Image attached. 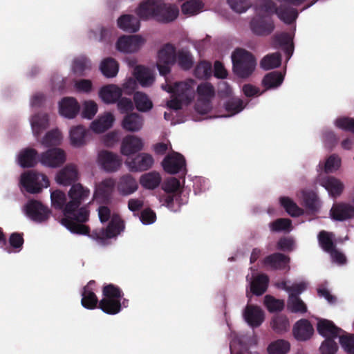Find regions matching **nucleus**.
Instances as JSON below:
<instances>
[{
    "label": "nucleus",
    "instance_id": "nucleus-34",
    "mask_svg": "<svg viewBox=\"0 0 354 354\" xmlns=\"http://www.w3.org/2000/svg\"><path fill=\"white\" fill-rule=\"evenodd\" d=\"M114 117L111 113H106L92 122L91 129L95 133H103L112 127Z\"/></svg>",
    "mask_w": 354,
    "mask_h": 354
},
{
    "label": "nucleus",
    "instance_id": "nucleus-48",
    "mask_svg": "<svg viewBox=\"0 0 354 354\" xmlns=\"http://www.w3.org/2000/svg\"><path fill=\"white\" fill-rule=\"evenodd\" d=\"M287 306L292 313L304 314L307 312V306L305 303L299 297L294 295H289Z\"/></svg>",
    "mask_w": 354,
    "mask_h": 354
},
{
    "label": "nucleus",
    "instance_id": "nucleus-24",
    "mask_svg": "<svg viewBox=\"0 0 354 354\" xmlns=\"http://www.w3.org/2000/svg\"><path fill=\"white\" fill-rule=\"evenodd\" d=\"M80 105L77 101L73 97H64L59 103L60 115L68 118H73L80 111Z\"/></svg>",
    "mask_w": 354,
    "mask_h": 354
},
{
    "label": "nucleus",
    "instance_id": "nucleus-55",
    "mask_svg": "<svg viewBox=\"0 0 354 354\" xmlns=\"http://www.w3.org/2000/svg\"><path fill=\"white\" fill-rule=\"evenodd\" d=\"M212 71L211 63L202 61L196 65L194 69V75L199 79H208L212 75Z\"/></svg>",
    "mask_w": 354,
    "mask_h": 354
},
{
    "label": "nucleus",
    "instance_id": "nucleus-58",
    "mask_svg": "<svg viewBox=\"0 0 354 354\" xmlns=\"http://www.w3.org/2000/svg\"><path fill=\"white\" fill-rule=\"evenodd\" d=\"M277 6V4L272 0H257L255 4V10L257 12L275 14Z\"/></svg>",
    "mask_w": 354,
    "mask_h": 354
},
{
    "label": "nucleus",
    "instance_id": "nucleus-59",
    "mask_svg": "<svg viewBox=\"0 0 354 354\" xmlns=\"http://www.w3.org/2000/svg\"><path fill=\"white\" fill-rule=\"evenodd\" d=\"M60 142V133L57 130H51L47 132L41 140L45 147L56 146Z\"/></svg>",
    "mask_w": 354,
    "mask_h": 354
},
{
    "label": "nucleus",
    "instance_id": "nucleus-17",
    "mask_svg": "<svg viewBox=\"0 0 354 354\" xmlns=\"http://www.w3.org/2000/svg\"><path fill=\"white\" fill-rule=\"evenodd\" d=\"M292 333L298 341H307L314 334V328L309 320L301 319L293 326Z\"/></svg>",
    "mask_w": 354,
    "mask_h": 354
},
{
    "label": "nucleus",
    "instance_id": "nucleus-26",
    "mask_svg": "<svg viewBox=\"0 0 354 354\" xmlns=\"http://www.w3.org/2000/svg\"><path fill=\"white\" fill-rule=\"evenodd\" d=\"M320 184L333 198L339 196L344 188V185L342 182L333 176H328L326 178H322L321 180Z\"/></svg>",
    "mask_w": 354,
    "mask_h": 354
},
{
    "label": "nucleus",
    "instance_id": "nucleus-32",
    "mask_svg": "<svg viewBox=\"0 0 354 354\" xmlns=\"http://www.w3.org/2000/svg\"><path fill=\"white\" fill-rule=\"evenodd\" d=\"M161 180L160 174L153 171L142 174L140 178V184L147 189H154L160 185Z\"/></svg>",
    "mask_w": 354,
    "mask_h": 354
},
{
    "label": "nucleus",
    "instance_id": "nucleus-15",
    "mask_svg": "<svg viewBox=\"0 0 354 354\" xmlns=\"http://www.w3.org/2000/svg\"><path fill=\"white\" fill-rule=\"evenodd\" d=\"M144 40L138 35H123L117 41L116 48L125 53L138 51L143 44Z\"/></svg>",
    "mask_w": 354,
    "mask_h": 354
},
{
    "label": "nucleus",
    "instance_id": "nucleus-21",
    "mask_svg": "<svg viewBox=\"0 0 354 354\" xmlns=\"http://www.w3.org/2000/svg\"><path fill=\"white\" fill-rule=\"evenodd\" d=\"M290 261V259L288 256L280 252H275L266 257L263 263L272 270H284L288 267Z\"/></svg>",
    "mask_w": 354,
    "mask_h": 354
},
{
    "label": "nucleus",
    "instance_id": "nucleus-43",
    "mask_svg": "<svg viewBox=\"0 0 354 354\" xmlns=\"http://www.w3.org/2000/svg\"><path fill=\"white\" fill-rule=\"evenodd\" d=\"M133 101L136 109L141 112L149 111L153 107L151 100L142 92H136L133 95Z\"/></svg>",
    "mask_w": 354,
    "mask_h": 354
},
{
    "label": "nucleus",
    "instance_id": "nucleus-41",
    "mask_svg": "<svg viewBox=\"0 0 354 354\" xmlns=\"http://www.w3.org/2000/svg\"><path fill=\"white\" fill-rule=\"evenodd\" d=\"M99 308L109 315H116L122 309L121 301L103 298L99 301Z\"/></svg>",
    "mask_w": 354,
    "mask_h": 354
},
{
    "label": "nucleus",
    "instance_id": "nucleus-27",
    "mask_svg": "<svg viewBox=\"0 0 354 354\" xmlns=\"http://www.w3.org/2000/svg\"><path fill=\"white\" fill-rule=\"evenodd\" d=\"M118 26L125 32L134 33L139 30L140 23L133 15H123L118 19Z\"/></svg>",
    "mask_w": 354,
    "mask_h": 354
},
{
    "label": "nucleus",
    "instance_id": "nucleus-11",
    "mask_svg": "<svg viewBox=\"0 0 354 354\" xmlns=\"http://www.w3.org/2000/svg\"><path fill=\"white\" fill-rule=\"evenodd\" d=\"M26 215L32 221L41 223L47 221L50 216V209L41 202L31 200L25 207Z\"/></svg>",
    "mask_w": 354,
    "mask_h": 354
},
{
    "label": "nucleus",
    "instance_id": "nucleus-42",
    "mask_svg": "<svg viewBox=\"0 0 354 354\" xmlns=\"http://www.w3.org/2000/svg\"><path fill=\"white\" fill-rule=\"evenodd\" d=\"M176 61L185 71L190 69L194 65V57L187 48H181L176 52Z\"/></svg>",
    "mask_w": 354,
    "mask_h": 354
},
{
    "label": "nucleus",
    "instance_id": "nucleus-20",
    "mask_svg": "<svg viewBox=\"0 0 354 354\" xmlns=\"http://www.w3.org/2000/svg\"><path fill=\"white\" fill-rule=\"evenodd\" d=\"M331 218L335 221H345L354 217V207L350 204H334L330 211Z\"/></svg>",
    "mask_w": 354,
    "mask_h": 354
},
{
    "label": "nucleus",
    "instance_id": "nucleus-38",
    "mask_svg": "<svg viewBox=\"0 0 354 354\" xmlns=\"http://www.w3.org/2000/svg\"><path fill=\"white\" fill-rule=\"evenodd\" d=\"M95 283V281H90L88 286L84 287L82 294V298L81 304L85 308L94 309L99 305V301L96 295L91 290H88V286Z\"/></svg>",
    "mask_w": 354,
    "mask_h": 354
},
{
    "label": "nucleus",
    "instance_id": "nucleus-29",
    "mask_svg": "<svg viewBox=\"0 0 354 354\" xmlns=\"http://www.w3.org/2000/svg\"><path fill=\"white\" fill-rule=\"evenodd\" d=\"M39 162V155L36 149L27 148L23 150L19 156V162L23 168L35 167Z\"/></svg>",
    "mask_w": 354,
    "mask_h": 354
},
{
    "label": "nucleus",
    "instance_id": "nucleus-22",
    "mask_svg": "<svg viewBox=\"0 0 354 354\" xmlns=\"http://www.w3.org/2000/svg\"><path fill=\"white\" fill-rule=\"evenodd\" d=\"M143 148L142 140L133 135L127 136L123 138L121 145V153L125 156L136 153Z\"/></svg>",
    "mask_w": 354,
    "mask_h": 354
},
{
    "label": "nucleus",
    "instance_id": "nucleus-45",
    "mask_svg": "<svg viewBox=\"0 0 354 354\" xmlns=\"http://www.w3.org/2000/svg\"><path fill=\"white\" fill-rule=\"evenodd\" d=\"M168 86L167 92L172 93L179 97L188 100V93H189L190 85L188 83L180 82H176L174 85H167Z\"/></svg>",
    "mask_w": 354,
    "mask_h": 354
},
{
    "label": "nucleus",
    "instance_id": "nucleus-53",
    "mask_svg": "<svg viewBox=\"0 0 354 354\" xmlns=\"http://www.w3.org/2000/svg\"><path fill=\"white\" fill-rule=\"evenodd\" d=\"M290 347L288 342L278 339L268 346V352L269 354H286L289 351Z\"/></svg>",
    "mask_w": 354,
    "mask_h": 354
},
{
    "label": "nucleus",
    "instance_id": "nucleus-56",
    "mask_svg": "<svg viewBox=\"0 0 354 354\" xmlns=\"http://www.w3.org/2000/svg\"><path fill=\"white\" fill-rule=\"evenodd\" d=\"M50 198L52 205L57 209L62 210L67 204L66 196L65 193L60 190H55L51 192Z\"/></svg>",
    "mask_w": 354,
    "mask_h": 354
},
{
    "label": "nucleus",
    "instance_id": "nucleus-12",
    "mask_svg": "<svg viewBox=\"0 0 354 354\" xmlns=\"http://www.w3.org/2000/svg\"><path fill=\"white\" fill-rule=\"evenodd\" d=\"M97 161L101 167L107 172H115L122 165L120 157L107 150L100 151L98 153Z\"/></svg>",
    "mask_w": 354,
    "mask_h": 354
},
{
    "label": "nucleus",
    "instance_id": "nucleus-10",
    "mask_svg": "<svg viewBox=\"0 0 354 354\" xmlns=\"http://www.w3.org/2000/svg\"><path fill=\"white\" fill-rule=\"evenodd\" d=\"M161 165L165 172L176 174L185 169L186 162L182 154L173 151L164 158Z\"/></svg>",
    "mask_w": 354,
    "mask_h": 354
},
{
    "label": "nucleus",
    "instance_id": "nucleus-40",
    "mask_svg": "<svg viewBox=\"0 0 354 354\" xmlns=\"http://www.w3.org/2000/svg\"><path fill=\"white\" fill-rule=\"evenodd\" d=\"M176 50L174 45L165 44L159 50L158 60L163 64H174L176 62Z\"/></svg>",
    "mask_w": 354,
    "mask_h": 354
},
{
    "label": "nucleus",
    "instance_id": "nucleus-6",
    "mask_svg": "<svg viewBox=\"0 0 354 354\" xmlns=\"http://www.w3.org/2000/svg\"><path fill=\"white\" fill-rule=\"evenodd\" d=\"M180 186V181L176 178L168 179L162 185L164 194L160 196L159 201L163 205L173 212H176L180 207L179 205L178 207L175 206V201H177L179 197L176 192L179 190Z\"/></svg>",
    "mask_w": 354,
    "mask_h": 354
},
{
    "label": "nucleus",
    "instance_id": "nucleus-51",
    "mask_svg": "<svg viewBox=\"0 0 354 354\" xmlns=\"http://www.w3.org/2000/svg\"><path fill=\"white\" fill-rule=\"evenodd\" d=\"M272 327L277 333H283L288 330L290 326L289 320L286 315H277L272 318Z\"/></svg>",
    "mask_w": 354,
    "mask_h": 354
},
{
    "label": "nucleus",
    "instance_id": "nucleus-18",
    "mask_svg": "<svg viewBox=\"0 0 354 354\" xmlns=\"http://www.w3.org/2000/svg\"><path fill=\"white\" fill-rule=\"evenodd\" d=\"M243 317L247 323L252 328L261 325L264 321L265 315L263 310L253 305H248L244 310Z\"/></svg>",
    "mask_w": 354,
    "mask_h": 354
},
{
    "label": "nucleus",
    "instance_id": "nucleus-46",
    "mask_svg": "<svg viewBox=\"0 0 354 354\" xmlns=\"http://www.w3.org/2000/svg\"><path fill=\"white\" fill-rule=\"evenodd\" d=\"M333 234L332 233L322 230L319 233L317 236L320 247L328 253L336 247L333 241Z\"/></svg>",
    "mask_w": 354,
    "mask_h": 354
},
{
    "label": "nucleus",
    "instance_id": "nucleus-28",
    "mask_svg": "<svg viewBox=\"0 0 354 354\" xmlns=\"http://www.w3.org/2000/svg\"><path fill=\"white\" fill-rule=\"evenodd\" d=\"M118 190L122 196H127L134 193L138 188L136 179L130 174L120 177L118 183Z\"/></svg>",
    "mask_w": 354,
    "mask_h": 354
},
{
    "label": "nucleus",
    "instance_id": "nucleus-52",
    "mask_svg": "<svg viewBox=\"0 0 354 354\" xmlns=\"http://www.w3.org/2000/svg\"><path fill=\"white\" fill-rule=\"evenodd\" d=\"M269 227L272 232H289L292 229V221L289 218H277L269 223Z\"/></svg>",
    "mask_w": 354,
    "mask_h": 354
},
{
    "label": "nucleus",
    "instance_id": "nucleus-14",
    "mask_svg": "<svg viewBox=\"0 0 354 354\" xmlns=\"http://www.w3.org/2000/svg\"><path fill=\"white\" fill-rule=\"evenodd\" d=\"M66 160V155L63 150L53 148L39 155V162L49 167H57Z\"/></svg>",
    "mask_w": 354,
    "mask_h": 354
},
{
    "label": "nucleus",
    "instance_id": "nucleus-49",
    "mask_svg": "<svg viewBox=\"0 0 354 354\" xmlns=\"http://www.w3.org/2000/svg\"><path fill=\"white\" fill-rule=\"evenodd\" d=\"M91 68V61L86 57L75 58L73 64V72L80 76L85 75V71Z\"/></svg>",
    "mask_w": 354,
    "mask_h": 354
},
{
    "label": "nucleus",
    "instance_id": "nucleus-44",
    "mask_svg": "<svg viewBox=\"0 0 354 354\" xmlns=\"http://www.w3.org/2000/svg\"><path fill=\"white\" fill-rule=\"evenodd\" d=\"M281 63V56L278 52L266 55L261 61L260 66L264 70L279 67Z\"/></svg>",
    "mask_w": 354,
    "mask_h": 354
},
{
    "label": "nucleus",
    "instance_id": "nucleus-57",
    "mask_svg": "<svg viewBox=\"0 0 354 354\" xmlns=\"http://www.w3.org/2000/svg\"><path fill=\"white\" fill-rule=\"evenodd\" d=\"M225 109L230 115H234L241 112L243 109V100L239 98L228 100L224 104Z\"/></svg>",
    "mask_w": 354,
    "mask_h": 354
},
{
    "label": "nucleus",
    "instance_id": "nucleus-9",
    "mask_svg": "<svg viewBox=\"0 0 354 354\" xmlns=\"http://www.w3.org/2000/svg\"><path fill=\"white\" fill-rule=\"evenodd\" d=\"M115 185V181L113 178H106L96 187L94 192V198L101 205H109L112 200V194Z\"/></svg>",
    "mask_w": 354,
    "mask_h": 354
},
{
    "label": "nucleus",
    "instance_id": "nucleus-39",
    "mask_svg": "<svg viewBox=\"0 0 354 354\" xmlns=\"http://www.w3.org/2000/svg\"><path fill=\"white\" fill-rule=\"evenodd\" d=\"M100 68L106 77H113L118 73L119 64L115 59L107 57L102 61Z\"/></svg>",
    "mask_w": 354,
    "mask_h": 354
},
{
    "label": "nucleus",
    "instance_id": "nucleus-3",
    "mask_svg": "<svg viewBox=\"0 0 354 354\" xmlns=\"http://www.w3.org/2000/svg\"><path fill=\"white\" fill-rule=\"evenodd\" d=\"M232 60L234 74L241 78L250 76L257 64L254 56L243 48H237L233 52Z\"/></svg>",
    "mask_w": 354,
    "mask_h": 354
},
{
    "label": "nucleus",
    "instance_id": "nucleus-13",
    "mask_svg": "<svg viewBox=\"0 0 354 354\" xmlns=\"http://www.w3.org/2000/svg\"><path fill=\"white\" fill-rule=\"evenodd\" d=\"M125 163L131 171H143L152 167L154 159L149 153H140L134 158H129Z\"/></svg>",
    "mask_w": 354,
    "mask_h": 354
},
{
    "label": "nucleus",
    "instance_id": "nucleus-30",
    "mask_svg": "<svg viewBox=\"0 0 354 354\" xmlns=\"http://www.w3.org/2000/svg\"><path fill=\"white\" fill-rule=\"evenodd\" d=\"M133 75L142 86H150L154 82L155 77L153 72L148 68L139 65L136 66Z\"/></svg>",
    "mask_w": 354,
    "mask_h": 354
},
{
    "label": "nucleus",
    "instance_id": "nucleus-60",
    "mask_svg": "<svg viewBox=\"0 0 354 354\" xmlns=\"http://www.w3.org/2000/svg\"><path fill=\"white\" fill-rule=\"evenodd\" d=\"M264 302L266 308L271 313L281 311L284 307V302L283 300L277 299L270 295H266L265 297Z\"/></svg>",
    "mask_w": 354,
    "mask_h": 354
},
{
    "label": "nucleus",
    "instance_id": "nucleus-16",
    "mask_svg": "<svg viewBox=\"0 0 354 354\" xmlns=\"http://www.w3.org/2000/svg\"><path fill=\"white\" fill-rule=\"evenodd\" d=\"M272 46L274 48H282L289 59L294 52L292 39L288 32H281L274 35L272 37Z\"/></svg>",
    "mask_w": 354,
    "mask_h": 354
},
{
    "label": "nucleus",
    "instance_id": "nucleus-25",
    "mask_svg": "<svg viewBox=\"0 0 354 354\" xmlns=\"http://www.w3.org/2000/svg\"><path fill=\"white\" fill-rule=\"evenodd\" d=\"M78 172L73 165H66L56 176V181L62 185H69L77 180Z\"/></svg>",
    "mask_w": 354,
    "mask_h": 354
},
{
    "label": "nucleus",
    "instance_id": "nucleus-47",
    "mask_svg": "<svg viewBox=\"0 0 354 354\" xmlns=\"http://www.w3.org/2000/svg\"><path fill=\"white\" fill-rule=\"evenodd\" d=\"M280 204L291 216H299L303 213V210L289 197H281Z\"/></svg>",
    "mask_w": 354,
    "mask_h": 354
},
{
    "label": "nucleus",
    "instance_id": "nucleus-4",
    "mask_svg": "<svg viewBox=\"0 0 354 354\" xmlns=\"http://www.w3.org/2000/svg\"><path fill=\"white\" fill-rule=\"evenodd\" d=\"M20 183L26 191L30 194L39 193L43 188L49 186L48 177L34 170L24 172L21 176Z\"/></svg>",
    "mask_w": 354,
    "mask_h": 354
},
{
    "label": "nucleus",
    "instance_id": "nucleus-2",
    "mask_svg": "<svg viewBox=\"0 0 354 354\" xmlns=\"http://www.w3.org/2000/svg\"><path fill=\"white\" fill-rule=\"evenodd\" d=\"M136 14L142 20L153 18L160 23L168 24L178 17L179 10L176 5L167 3L165 0H146L140 3Z\"/></svg>",
    "mask_w": 354,
    "mask_h": 354
},
{
    "label": "nucleus",
    "instance_id": "nucleus-63",
    "mask_svg": "<svg viewBox=\"0 0 354 354\" xmlns=\"http://www.w3.org/2000/svg\"><path fill=\"white\" fill-rule=\"evenodd\" d=\"M339 344L348 354H354V334L340 335Z\"/></svg>",
    "mask_w": 354,
    "mask_h": 354
},
{
    "label": "nucleus",
    "instance_id": "nucleus-50",
    "mask_svg": "<svg viewBox=\"0 0 354 354\" xmlns=\"http://www.w3.org/2000/svg\"><path fill=\"white\" fill-rule=\"evenodd\" d=\"M102 295L104 298L116 299L121 301L124 293L120 288L113 284H106L102 288Z\"/></svg>",
    "mask_w": 354,
    "mask_h": 354
},
{
    "label": "nucleus",
    "instance_id": "nucleus-33",
    "mask_svg": "<svg viewBox=\"0 0 354 354\" xmlns=\"http://www.w3.org/2000/svg\"><path fill=\"white\" fill-rule=\"evenodd\" d=\"M268 283L269 278L266 274H258L250 283L251 292L257 296L262 295L267 290Z\"/></svg>",
    "mask_w": 354,
    "mask_h": 354
},
{
    "label": "nucleus",
    "instance_id": "nucleus-7",
    "mask_svg": "<svg viewBox=\"0 0 354 354\" xmlns=\"http://www.w3.org/2000/svg\"><path fill=\"white\" fill-rule=\"evenodd\" d=\"M124 228V222L118 215L113 216L111 221L106 228H102L99 230H93L88 236L94 239L103 241L107 239H111L117 236Z\"/></svg>",
    "mask_w": 354,
    "mask_h": 354
},
{
    "label": "nucleus",
    "instance_id": "nucleus-37",
    "mask_svg": "<svg viewBox=\"0 0 354 354\" xmlns=\"http://www.w3.org/2000/svg\"><path fill=\"white\" fill-rule=\"evenodd\" d=\"M49 119L46 113H39L31 119L32 129L36 136H39L44 130L47 129Z\"/></svg>",
    "mask_w": 354,
    "mask_h": 354
},
{
    "label": "nucleus",
    "instance_id": "nucleus-54",
    "mask_svg": "<svg viewBox=\"0 0 354 354\" xmlns=\"http://www.w3.org/2000/svg\"><path fill=\"white\" fill-rule=\"evenodd\" d=\"M203 8V3L201 0H189L183 3L182 12L184 15H193L199 12Z\"/></svg>",
    "mask_w": 354,
    "mask_h": 354
},
{
    "label": "nucleus",
    "instance_id": "nucleus-35",
    "mask_svg": "<svg viewBox=\"0 0 354 354\" xmlns=\"http://www.w3.org/2000/svg\"><path fill=\"white\" fill-rule=\"evenodd\" d=\"M284 80V75L280 71L267 73L262 80V86L266 90L275 88L281 86Z\"/></svg>",
    "mask_w": 354,
    "mask_h": 354
},
{
    "label": "nucleus",
    "instance_id": "nucleus-19",
    "mask_svg": "<svg viewBox=\"0 0 354 354\" xmlns=\"http://www.w3.org/2000/svg\"><path fill=\"white\" fill-rule=\"evenodd\" d=\"M317 330L320 335L326 339L332 338L333 339L339 337V333L343 331L342 328L335 326L332 321L326 319H319L317 324Z\"/></svg>",
    "mask_w": 354,
    "mask_h": 354
},
{
    "label": "nucleus",
    "instance_id": "nucleus-8",
    "mask_svg": "<svg viewBox=\"0 0 354 354\" xmlns=\"http://www.w3.org/2000/svg\"><path fill=\"white\" fill-rule=\"evenodd\" d=\"M252 32L258 36L270 35L275 28L274 21L261 15H257L250 22Z\"/></svg>",
    "mask_w": 354,
    "mask_h": 354
},
{
    "label": "nucleus",
    "instance_id": "nucleus-62",
    "mask_svg": "<svg viewBox=\"0 0 354 354\" xmlns=\"http://www.w3.org/2000/svg\"><path fill=\"white\" fill-rule=\"evenodd\" d=\"M227 3L238 13L245 12L252 6L250 0H227Z\"/></svg>",
    "mask_w": 354,
    "mask_h": 354
},
{
    "label": "nucleus",
    "instance_id": "nucleus-1",
    "mask_svg": "<svg viewBox=\"0 0 354 354\" xmlns=\"http://www.w3.org/2000/svg\"><path fill=\"white\" fill-rule=\"evenodd\" d=\"M90 194V190L80 183L73 184L69 192L70 201L64 209L61 223L71 232L76 234H88L90 227L84 223L89 219L90 212L86 205L81 207Z\"/></svg>",
    "mask_w": 354,
    "mask_h": 354
},
{
    "label": "nucleus",
    "instance_id": "nucleus-36",
    "mask_svg": "<svg viewBox=\"0 0 354 354\" xmlns=\"http://www.w3.org/2000/svg\"><path fill=\"white\" fill-rule=\"evenodd\" d=\"M143 124V120L142 116L138 113H133L127 115L122 121V127L131 132L139 131Z\"/></svg>",
    "mask_w": 354,
    "mask_h": 354
},
{
    "label": "nucleus",
    "instance_id": "nucleus-31",
    "mask_svg": "<svg viewBox=\"0 0 354 354\" xmlns=\"http://www.w3.org/2000/svg\"><path fill=\"white\" fill-rule=\"evenodd\" d=\"M88 131L82 125L73 127L70 131L71 145L75 147H81L86 144Z\"/></svg>",
    "mask_w": 354,
    "mask_h": 354
},
{
    "label": "nucleus",
    "instance_id": "nucleus-23",
    "mask_svg": "<svg viewBox=\"0 0 354 354\" xmlns=\"http://www.w3.org/2000/svg\"><path fill=\"white\" fill-rule=\"evenodd\" d=\"M122 94V89L115 84L102 86L99 91V96L106 104H113L118 101Z\"/></svg>",
    "mask_w": 354,
    "mask_h": 354
},
{
    "label": "nucleus",
    "instance_id": "nucleus-61",
    "mask_svg": "<svg viewBox=\"0 0 354 354\" xmlns=\"http://www.w3.org/2000/svg\"><path fill=\"white\" fill-rule=\"evenodd\" d=\"M8 242L10 248L12 249L14 252L21 251L24 243L23 233H12L9 237Z\"/></svg>",
    "mask_w": 354,
    "mask_h": 354
},
{
    "label": "nucleus",
    "instance_id": "nucleus-64",
    "mask_svg": "<svg viewBox=\"0 0 354 354\" xmlns=\"http://www.w3.org/2000/svg\"><path fill=\"white\" fill-rule=\"evenodd\" d=\"M319 350L322 354H335L338 350V345L332 338L325 339Z\"/></svg>",
    "mask_w": 354,
    "mask_h": 354
},
{
    "label": "nucleus",
    "instance_id": "nucleus-5",
    "mask_svg": "<svg viewBox=\"0 0 354 354\" xmlns=\"http://www.w3.org/2000/svg\"><path fill=\"white\" fill-rule=\"evenodd\" d=\"M306 0H277L279 3L277 6L275 14L286 24H293L298 17L299 12L293 6L301 5Z\"/></svg>",
    "mask_w": 354,
    "mask_h": 354
}]
</instances>
